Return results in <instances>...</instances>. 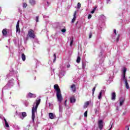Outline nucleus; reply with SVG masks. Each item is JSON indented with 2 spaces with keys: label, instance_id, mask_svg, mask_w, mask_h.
<instances>
[{
  "label": "nucleus",
  "instance_id": "46",
  "mask_svg": "<svg viewBox=\"0 0 130 130\" xmlns=\"http://www.w3.org/2000/svg\"><path fill=\"white\" fill-rule=\"evenodd\" d=\"M67 102V100L65 101V103Z\"/></svg>",
  "mask_w": 130,
  "mask_h": 130
},
{
  "label": "nucleus",
  "instance_id": "39",
  "mask_svg": "<svg viewBox=\"0 0 130 130\" xmlns=\"http://www.w3.org/2000/svg\"><path fill=\"white\" fill-rule=\"evenodd\" d=\"M53 56H54V58H56V54H54Z\"/></svg>",
  "mask_w": 130,
  "mask_h": 130
},
{
  "label": "nucleus",
  "instance_id": "32",
  "mask_svg": "<svg viewBox=\"0 0 130 130\" xmlns=\"http://www.w3.org/2000/svg\"><path fill=\"white\" fill-rule=\"evenodd\" d=\"M39 17L38 16L36 17V22H39Z\"/></svg>",
  "mask_w": 130,
  "mask_h": 130
},
{
  "label": "nucleus",
  "instance_id": "12",
  "mask_svg": "<svg viewBox=\"0 0 130 130\" xmlns=\"http://www.w3.org/2000/svg\"><path fill=\"white\" fill-rule=\"evenodd\" d=\"M49 117L50 119H53V118H54V115H53L52 113H49Z\"/></svg>",
  "mask_w": 130,
  "mask_h": 130
},
{
  "label": "nucleus",
  "instance_id": "23",
  "mask_svg": "<svg viewBox=\"0 0 130 130\" xmlns=\"http://www.w3.org/2000/svg\"><path fill=\"white\" fill-rule=\"evenodd\" d=\"M101 97H102V91L100 92V94L98 97L99 99H101Z\"/></svg>",
  "mask_w": 130,
  "mask_h": 130
},
{
  "label": "nucleus",
  "instance_id": "44",
  "mask_svg": "<svg viewBox=\"0 0 130 130\" xmlns=\"http://www.w3.org/2000/svg\"><path fill=\"white\" fill-rule=\"evenodd\" d=\"M110 0H107V2H108V3L110 2Z\"/></svg>",
  "mask_w": 130,
  "mask_h": 130
},
{
  "label": "nucleus",
  "instance_id": "28",
  "mask_svg": "<svg viewBox=\"0 0 130 130\" xmlns=\"http://www.w3.org/2000/svg\"><path fill=\"white\" fill-rule=\"evenodd\" d=\"M23 8H26L27 7V3L23 4Z\"/></svg>",
  "mask_w": 130,
  "mask_h": 130
},
{
  "label": "nucleus",
  "instance_id": "22",
  "mask_svg": "<svg viewBox=\"0 0 130 130\" xmlns=\"http://www.w3.org/2000/svg\"><path fill=\"white\" fill-rule=\"evenodd\" d=\"M123 102H124V100H122L120 102V106H122V104H123Z\"/></svg>",
  "mask_w": 130,
  "mask_h": 130
},
{
  "label": "nucleus",
  "instance_id": "9",
  "mask_svg": "<svg viewBox=\"0 0 130 130\" xmlns=\"http://www.w3.org/2000/svg\"><path fill=\"white\" fill-rule=\"evenodd\" d=\"M2 33L4 36H7V34H8V31H7V29L5 28L2 30Z\"/></svg>",
  "mask_w": 130,
  "mask_h": 130
},
{
  "label": "nucleus",
  "instance_id": "33",
  "mask_svg": "<svg viewBox=\"0 0 130 130\" xmlns=\"http://www.w3.org/2000/svg\"><path fill=\"white\" fill-rule=\"evenodd\" d=\"M113 125V123H111V127L109 130L111 129V128H112V126Z\"/></svg>",
  "mask_w": 130,
  "mask_h": 130
},
{
  "label": "nucleus",
  "instance_id": "37",
  "mask_svg": "<svg viewBox=\"0 0 130 130\" xmlns=\"http://www.w3.org/2000/svg\"><path fill=\"white\" fill-rule=\"evenodd\" d=\"M70 67H71V65H70V64H69L67 66V68H68V69H69L70 68Z\"/></svg>",
  "mask_w": 130,
  "mask_h": 130
},
{
  "label": "nucleus",
  "instance_id": "20",
  "mask_svg": "<svg viewBox=\"0 0 130 130\" xmlns=\"http://www.w3.org/2000/svg\"><path fill=\"white\" fill-rule=\"evenodd\" d=\"M125 87L126 89H129V85H128V83H127V80H125Z\"/></svg>",
  "mask_w": 130,
  "mask_h": 130
},
{
  "label": "nucleus",
  "instance_id": "41",
  "mask_svg": "<svg viewBox=\"0 0 130 130\" xmlns=\"http://www.w3.org/2000/svg\"><path fill=\"white\" fill-rule=\"evenodd\" d=\"M56 60V58H54L53 61H55Z\"/></svg>",
  "mask_w": 130,
  "mask_h": 130
},
{
  "label": "nucleus",
  "instance_id": "8",
  "mask_svg": "<svg viewBox=\"0 0 130 130\" xmlns=\"http://www.w3.org/2000/svg\"><path fill=\"white\" fill-rule=\"evenodd\" d=\"M28 96L29 98H36V95L31 92L28 93Z\"/></svg>",
  "mask_w": 130,
  "mask_h": 130
},
{
  "label": "nucleus",
  "instance_id": "14",
  "mask_svg": "<svg viewBox=\"0 0 130 130\" xmlns=\"http://www.w3.org/2000/svg\"><path fill=\"white\" fill-rule=\"evenodd\" d=\"M125 73H126V68L124 67L123 71V78L125 79Z\"/></svg>",
  "mask_w": 130,
  "mask_h": 130
},
{
  "label": "nucleus",
  "instance_id": "43",
  "mask_svg": "<svg viewBox=\"0 0 130 130\" xmlns=\"http://www.w3.org/2000/svg\"><path fill=\"white\" fill-rule=\"evenodd\" d=\"M119 41V39L118 38H117V42H118V41Z\"/></svg>",
  "mask_w": 130,
  "mask_h": 130
},
{
  "label": "nucleus",
  "instance_id": "2",
  "mask_svg": "<svg viewBox=\"0 0 130 130\" xmlns=\"http://www.w3.org/2000/svg\"><path fill=\"white\" fill-rule=\"evenodd\" d=\"M54 89L56 92V95L58 102H61L63 99L62 98L61 91L60 90V88H59L58 84L54 85Z\"/></svg>",
  "mask_w": 130,
  "mask_h": 130
},
{
  "label": "nucleus",
  "instance_id": "27",
  "mask_svg": "<svg viewBox=\"0 0 130 130\" xmlns=\"http://www.w3.org/2000/svg\"><path fill=\"white\" fill-rule=\"evenodd\" d=\"M66 31H67L66 28H63L61 29V32H62V33H66Z\"/></svg>",
  "mask_w": 130,
  "mask_h": 130
},
{
  "label": "nucleus",
  "instance_id": "29",
  "mask_svg": "<svg viewBox=\"0 0 130 130\" xmlns=\"http://www.w3.org/2000/svg\"><path fill=\"white\" fill-rule=\"evenodd\" d=\"M5 125H6V127H9L10 126H9V123H8V122L5 123Z\"/></svg>",
  "mask_w": 130,
  "mask_h": 130
},
{
  "label": "nucleus",
  "instance_id": "38",
  "mask_svg": "<svg viewBox=\"0 0 130 130\" xmlns=\"http://www.w3.org/2000/svg\"><path fill=\"white\" fill-rule=\"evenodd\" d=\"M97 9V7H95L94 8H93V11H96V9Z\"/></svg>",
  "mask_w": 130,
  "mask_h": 130
},
{
  "label": "nucleus",
  "instance_id": "34",
  "mask_svg": "<svg viewBox=\"0 0 130 130\" xmlns=\"http://www.w3.org/2000/svg\"><path fill=\"white\" fill-rule=\"evenodd\" d=\"M114 33L115 35H117L116 29H114Z\"/></svg>",
  "mask_w": 130,
  "mask_h": 130
},
{
  "label": "nucleus",
  "instance_id": "6",
  "mask_svg": "<svg viewBox=\"0 0 130 130\" xmlns=\"http://www.w3.org/2000/svg\"><path fill=\"white\" fill-rule=\"evenodd\" d=\"M76 19H77V11H75L73 15V18L72 20V23H75V21H76Z\"/></svg>",
  "mask_w": 130,
  "mask_h": 130
},
{
  "label": "nucleus",
  "instance_id": "5",
  "mask_svg": "<svg viewBox=\"0 0 130 130\" xmlns=\"http://www.w3.org/2000/svg\"><path fill=\"white\" fill-rule=\"evenodd\" d=\"M98 124L100 130H102V128H103V121L102 120H99Z\"/></svg>",
  "mask_w": 130,
  "mask_h": 130
},
{
  "label": "nucleus",
  "instance_id": "35",
  "mask_svg": "<svg viewBox=\"0 0 130 130\" xmlns=\"http://www.w3.org/2000/svg\"><path fill=\"white\" fill-rule=\"evenodd\" d=\"M82 68H85V63H84V62L82 63Z\"/></svg>",
  "mask_w": 130,
  "mask_h": 130
},
{
  "label": "nucleus",
  "instance_id": "19",
  "mask_svg": "<svg viewBox=\"0 0 130 130\" xmlns=\"http://www.w3.org/2000/svg\"><path fill=\"white\" fill-rule=\"evenodd\" d=\"M76 62H77V63H80L81 62V57H80V56H78L77 57Z\"/></svg>",
  "mask_w": 130,
  "mask_h": 130
},
{
  "label": "nucleus",
  "instance_id": "4",
  "mask_svg": "<svg viewBox=\"0 0 130 130\" xmlns=\"http://www.w3.org/2000/svg\"><path fill=\"white\" fill-rule=\"evenodd\" d=\"M16 32L20 33L21 32V29H20V20H18L16 26Z\"/></svg>",
  "mask_w": 130,
  "mask_h": 130
},
{
  "label": "nucleus",
  "instance_id": "10",
  "mask_svg": "<svg viewBox=\"0 0 130 130\" xmlns=\"http://www.w3.org/2000/svg\"><path fill=\"white\" fill-rule=\"evenodd\" d=\"M116 98V94L115 93V92L112 93V98H111L112 100H115Z\"/></svg>",
  "mask_w": 130,
  "mask_h": 130
},
{
  "label": "nucleus",
  "instance_id": "7",
  "mask_svg": "<svg viewBox=\"0 0 130 130\" xmlns=\"http://www.w3.org/2000/svg\"><path fill=\"white\" fill-rule=\"evenodd\" d=\"M71 89H72V90L73 92H76L77 91V88L76 87V85L73 84L71 86Z\"/></svg>",
  "mask_w": 130,
  "mask_h": 130
},
{
  "label": "nucleus",
  "instance_id": "24",
  "mask_svg": "<svg viewBox=\"0 0 130 130\" xmlns=\"http://www.w3.org/2000/svg\"><path fill=\"white\" fill-rule=\"evenodd\" d=\"M81 3H78V4H77V8L78 9H81Z\"/></svg>",
  "mask_w": 130,
  "mask_h": 130
},
{
  "label": "nucleus",
  "instance_id": "30",
  "mask_svg": "<svg viewBox=\"0 0 130 130\" xmlns=\"http://www.w3.org/2000/svg\"><path fill=\"white\" fill-rule=\"evenodd\" d=\"M92 18V15H91V14H89L88 16V19H90Z\"/></svg>",
  "mask_w": 130,
  "mask_h": 130
},
{
  "label": "nucleus",
  "instance_id": "36",
  "mask_svg": "<svg viewBox=\"0 0 130 130\" xmlns=\"http://www.w3.org/2000/svg\"><path fill=\"white\" fill-rule=\"evenodd\" d=\"M94 13H95V11L94 10H92L91 11V14H94Z\"/></svg>",
  "mask_w": 130,
  "mask_h": 130
},
{
  "label": "nucleus",
  "instance_id": "45",
  "mask_svg": "<svg viewBox=\"0 0 130 130\" xmlns=\"http://www.w3.org/2000/svg\"><path fill=\"white\" fill-rule=\"evenodd\" d=\"M78 22L77 21V22H76V25H77V24H78Z\"/></svg>",
  "mask_w": 130,
  "mask_h": 130
},
{
  "label": "nucleus",
  "instance_id": "17",
  "mask_svg": "<svg viewBox=\"0 0 130 130\" xmlns=\"http://www.w3.org/2000/svg\"><path fill=\"white\" fill-rule=\"evenodd\" d=\"M21 58L23 61H25V60H26V56L25 55V54H22Z\"/></svg>",
  "mask_w": 130,
  "mask_h": 130
},
{
  "label": "nucleus",
  "instance_id": "3",
  "mask_svg": "<svg viewBox=\"0 0 130 130\" xmlns=\"http://www.w3.org/2000/svg\"><path fill=\"white\" fill-rule=\"evenodd\" d=\"M28 38H31L32 39H35V34L34 30L32 29H30L28 31L27 35L26 40H28Z\"/></svg>",
  "mask_w": 130,
  "mask_h": 130
},
{
  "label": "nucleus",
  "instance_id": "13",
  "mask_svg": "<svg viewBox=\"0 0 130 130\" xmlns=\"http://www.w3.org/2000/svg\"><path fill=\"white\" fill-rule=\"evenodd\" d=\"M29 4H30L31 6H34V5L36 4V2L35 0H29Z\"/></svg>",
  "mask_w": 130,
  "mask_h": 130
},
{
  "label": "nucleus",
  "instance_id": "31",
  "mask_svg": "<svg viewBox=\"0 0 130 130\" xmlns=\"http://www.w3.org/2000/svg\"><path fill=\"white\" fill-rule=\"evenodd\" d=\"M89 38H92V32H90L89 35Z\"/></svg>",
  "mask_w": 130,
  "mask_h": 130
},
{
  "label": "nucleus",
  "instance_id": "42",
  "mask_svg": "<svg viewBox=\"0 0 130 130\" xmlns=\"http://www.w3.org/2000/svg\"><path fill=\"white\" fill-rule=\"evenodd\" d=\"M25 130H29V127H26V128H25Z\"/></svg>",
  "mask_w": 130,
  "mask_h": 130
},
{
  "label": "nucleus",
  "instance_id": "26",
  "mask_svg": "<svg viewBox=\"0 0 130 130\" xmlns=\"http://www.w3.org/2000/svg\"><path fill=\"white\" fill-rule=\"evenodd\" d=\"M84 116L85 117H87V116H88V111H85L84 113Z\"/></svg>",
  "mask_w": 130,
  "mask_h": 130
},
{
  "label": "nucleus",
  "instance_id": "11",
  "mask_svg": "<svg viewBox=\"0 0 130 130\" xmlns=\"http://www.w3.org/2000/svg\"><path fill=\"white\" fill-rule=\"evenodd\" d=\"M21 115L22 116V118H21V119H23V118H25V117L27 116V113L23 112L21 113Z\"/></svg>",
  "mask_w": 130,
  "mask_h": 130
},
{
  "label": "nucleus",
  "instance_id": "15",
  "mask_svg": "<svg viewBox=\"0 0 130 130\" xmlns=\"http://www.w3.org/2000/svg\"><path fill=\"white\" fill-rule=\"evenodd\" d=\"M70 102L71 103H75V102H76V99H75L74 97L71 98Z\"/></svg>",
  "mask_w": 130,
  "mask_h": 130
},
{
  "label": "nucleus",
  "instance_id": "25",
  "mask_svg": "<svg viewBox=\"0 0 130 130\" xmlns=\"http://www.w3.org/2000/svg\"><path fill=\"white\" fill-rule=\"evenodd\" d=\"M95 90H96V87L94 86L93 88H92V95H94V93L95 92Z\"/></svg>",
  "mask_w": 130,
  "mask_h": 130
},
{
  "label": "nucleus",
  "instance_id": "1",
  "mask_svg": "<svg viewBox=\"0 0 130 130\" xmlns=\"http://www.w3.org/2000/svg\"><path fill=\"white\" fill-rule=\"evenodd\" d=\"M40 102H41V99L39 98H37L36 100V106H34L31 109V117L32 119L33 122H34V120H35V112H37V108H38V106L40 104Z\"/></svg>",
  "mask_w": 130,
  "mask_h": 130
},
{
  "label": "nucleus",
  "instance_id": "40",
  "mask_svg": "<svg viewBox=\"0 0 130 130\" xmlns=\"http://www.w3.org/2000/svg\"><path fill=\"white\" fill-rule=\"evenodd\" d=\"M4 121L6 123L8 122V121H7V119H6V118H4Z\"/></svg>",
  "mask_w": 130,
  "mask_h": 130
},
{
  "label": "nucleus",
  "instance_id": "18",
  "mask_svg": "<svg viewBox=\"0 0 130 130\" xmlns=\"http://www.w3.org/2000/svg\"><path fill=\"white\" fill-rule=\"evenodd\" d=\"M94 111L95 114H98V113H99V107H98L97 108L94 109Z\"/></svg>",
  "mask_w": 130,
  "mask_h": 130
},
{
  "label": "nucleus",
  "instance_id": "21",
  "mask_svg": "<svg viewBox=\"0 0 130 130\" xmlns=\"http://www.w3.org/2000/svg\"><path fill=\"white\" fill-rule=\"evenodd\" d=\"M71 40L70 46H73V43H74V38L72 37V38H71Z\"/></svg>",
  "mask_w": 130,
  "mask_h": 130
},
{
  "label": "nucleus",
  "instance_id": "16",
  "mask_svg": "<svg viewBox=\"0 0 130 130\" xmlns=\"http://www.w3.org/2000/svg\"><path fill=\"white\" fill-rule=\"evenodd\" d=\"M90 104V102H89V101H87L84 104V108H87V107H88V106H89V105Z\"/></svg>",
  "mask_w": 130,
  "mask_h": 130
},
{
  "label": "nucleus",
  "instance_id": "47",
  "mask_svg": "<svg viewBox=\"0 0 130 130\" xmlns=\"http://www.w3.org/2000/svg\"><path fill=\"white\" fill-rule=\"evenodd\" d=\"M129 79H130V77H129Z\"/></svg>",
  "mask_w": 130,
  "mask_h": 130
}]
</instances>
